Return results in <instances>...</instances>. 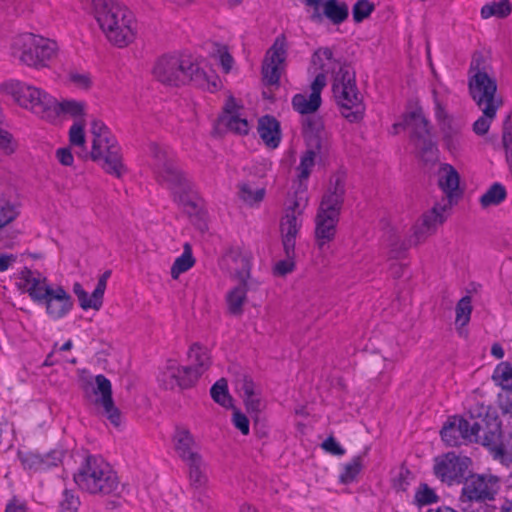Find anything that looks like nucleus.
Segmentation results:
<instances>
[{
    "label": "nucleus",
    "instance_id": "nucleus-1",
    "mask_svg": "<svg viewBox=\"0 0 512 512\" xmlns=\"http://www.w3.org/2000/svg\"><path fill=\"white\" fill-rule=\"evenodd\" d=\"M153 73L159 82L169 86L189 83L210 92L218 88V77L214 72H206L191 56L164 55L156 62Z\"/></svg>",
    "mask_w": 512,
    "mask_h": 512
},
{
    "label": "nucleus",
    "instance_id": "nucleus-2",
    "mask_svg": "<svg viewBox=\"0 0 512 512\" xmlns=\"http://www.w3.org/2000/svg\"><path fill=\"white\" fill-rule=\"evenodd\" d=\"M92 4L95 19L109 42L120 48L133 42L136 21L126 6L114 0H92Z\"/></svg>",
    "mask_w": 512,
    "mask_h": 512
},
{
    "label": "nucleus",
    "instance_id": "nucleus-3",
    "mask_svg": "<svg viewBox=\"0 0 512 512\" xmlns=\"http://www.w3.org/2000/svg\"><path fill=\"white\" fill-rule=\"evenodd\" d=\"M73 480L91 495L120 497L124 489L111 465L98 455H86Z\"/></svg>",
    "mask_w": 512,
    "mask_h": 512
},
{
    "label": "nucleus",
    "instance_id": "nucleus-4",
    "mask_svg": "<svg viewBox=\"0 0 512 512\" xmlns=\"http://www.w3.org/2000/svg\"><path fill=\"white\" fill-rule=\"evenodd\" d=\"M488 70L484 55L474 52L468 70L469 94L484 114L492 116L503 105V99L497 94V81Z\"/></svg>",
    "mask_w": 512,
    "mask_h": 512
},
{
    "label": "nucleus",
    "instance_id": "nucleus-5",
    "mask_svg": "<svg viewBox=\"0 0 512 512\" xmlns=\"http://www.w3.org/2000/svg\"><path fill=\"white\" fill-rule=\"evenodd\" d=\"M338 71L331 67L334 74L332 84L333 96L339 106L341 115L350 123H359L365 115L363 96L356 85L355 72L350 65L335 61Z\"/></svg>",
    "mask_w": 512,
    "mask_h": 512
},
{
    "label": "nucleus",
    "instance_id": "nucleus-6",
    "mask_svg": "<svg viewBox=\"0 0 512 512\" xmlns=\"http://www.w3.org/2000/svg\"><path fill=\"white\" fill-rule=\"evenodd\" d=\"M462 489L459 497L461 509L465 512H473V505H484L486 510L494 502L501 490V478L490 472L472 473L471 471L462 483Z\"/></svg>",
    "mask_w": 512,
    "mask_h": 512
},
{
    "label": "nucleus",
    "instance_id": "nucleus-7",
    "mask_svg": "<svg viewBox=\"0 0 512 512\" xmlns=\"http://www.w3.org/2000/svg\"><path fill=\"white\" fill-rule=\"evenodd\" d=\"M303 136L307 149L300 159L298 170H300L299 178L307 179L315 164V158L328 155L330 143L322 119L314 115L304 119Z\"/></svg>",
    "mask_w": 512,
    "mask_h": 512
},
{
    "label": "nucleus",
    "instance_id": "nucleus-8",
    "mask_svg": "<svg viewBox=\"0 0 512 512\" xmlns=\"http://www.w3.org/2000/svg\"><path fill=\"white\" fill-rule=\"evenodd\" d=\"M411 128L410 139L413 142L417 156L424 163H434L438 159V148L431 136L429 120L424 116L421 108L404 115L403 122L395 123L393 128Z\"/></svg>",
    "mask_w": 512,
    "mask_h": 512
},
{
    "label": "nucleus",
    "instance_id": "nucleus-9",
    "mask_svg": "<svg viewBox=\"0 0 512 512\" xmlns=\"http://www.w3.org/2000/svg\"><path fill=\"white\" fill-rule=\"evenodd\" d=\"M12 48L23 64L38 69L48 66L56 53L57 44L40 35L23 33L15 37Z\"/></svg>",
    "mask_w": 512,
    "mask_h": 512
},
{
    "label": "nucleus",
    "instance_id": "nucleus-10",
    "mask_svg": "<svg viewBox=\"0 0 512 512\" xmlns=\"http://www.w3.org/2000/svg\"><path fill=\"white\" fill-rule=\"evenodd\" d=\"M1 87L21 107L31 110L43 119H46L48 111L53 110L55 98L39 88L17 80L5 82Z\"/></svg>",
    "mask_w": 512,
    "mask_h": 512
},
{
    "label": "nucleus",
    "instance_id": "nucleus-11",
    "mask_svg": "<svg viewBox=\"0 0 512 512\" xmlns=\"http://www.w3.org/2000/svg\"><path fill=\"white\" fill-rule=\"evenodd\" d=\"M471 459L448 452L435 458L434 474L448 485L463 483L470 472Z\"/></svg>",
    "mask_w": 512,
    "mask_h": 512
},
{
    "label": "nucleus",
    "instance_id": "nucleus-12",
    "mask_svg": "<svg viewBox=\"0 0 512 512\" xmlns=\"http://www.w3.org/2000/svg\"><path fill=\"white\" fill-rule=\"evenodd\" d=\"M287 57V42L284 34L276 37L272 46L265 54L261 75L262 80L267 86L279 85L284 62Z\"/></svg>",
    "mask_w": 512,
    "mask_h": 512
},
{
    "label": "nucleus",
    "instance_id": "nucleus-13",
    "mask_svg": "<svg viewBox=\"0 0 512 512\" xmlns=\"http://www.w3.org/2000/svg\"><path fill=\"white\" fill-rule=\"evenodd\" d=\"M108 139L107 144L104 141L100 145L92 144L90 157L94 162L100 163L106 173L120 178L126 172L121 147L114 135Z\"/></svg>",
    "mask_w": 512,
    "mask_h": 512
},
{
    "label": "nucleus",
    "instance_id": "nucleus-14",
    "mask_svg": "<svg viewBox=\"0 0 512 512\" xmlns=\"http://www.w3.org/2000/svg\"><path fill=\"white\" fill-rule=\"evenodd\" d=\"M306 207V200L302 197L294 196L290 204L285 209V215L280 222V231L284 252H290L295 248L296 237L302 226L301 215Z\"/></svg>",
    "mask_w": 512,
    "mask_h": 512
},
{
    "label": "nucleus",
    "instance_id": "nucleus-15",
    "mask_svg": "<svg viewBox=\"0 0 512 512\" xmlns=\"http://www.w3.org/2000/svg\"><path fill=\"white\" fill-rule=\"evenodd\" d=\"M473 425H477L479 429L474 431L476 439H472V442L489 448L497 458L506 455V448L502 442L501 421L498 417L487 415L480 421H474Z\"/></svg>",
    "mask_w": 512,
    "mask_h": 512
},
{
    "label": "nucleus",
    "instance_id": "nucleus-16",
    "mask_svg": "<svg viewBox=\"0 0 512 512\" xmlns=\"http://www.w3.org/2000/svg\"><path fill=\"white\" fill-rule=\"evenodd\" d=\"M83 390L86 395L100 394V397L96 398L95 403L103 407L105 415L113 425L118 426L120 424V411L114 404L112 386L108 378L99 374L95 377L94 383L92 381L85 382Z\"/></svg>",
    "mask_w": 512,
    "mask_h": 512
},
{
    "label": "nucleus",
    "instance_id": "nucleus-17",
    "mask_svg": "<svg viewBox=\"0 0 512 512\" xmlns=\"http://www.w3.org/2000/svg\"><path fill=\"white\" fill-rule=\"evenodd\" d=\"M432 94L435 118L443 135V141L448 150L454 151L459 147L463 124L447 112L445 105L439 100L435 89L432 91Z\"/></svg>",
    "mask_w": 512,
    "mask_h": 512
},
{
    "label": "nucleus",
    "instance_id": "nucleus-18",
    "mask_svg": "<svg viewBox=\"0 0 512 512\" xmlns=\"http://www.w3.org/2000/svg\"><path fill=\"white\" fill-rule=\"evenodd\" d=\"M158 382L166 390L176 387L181 390L189 389L197 382V373L187 366L178 365L174 360H168L165 369L158 375Z\"/></svg>",
    "mask_w": 512,
    "mask_h": 512
},
{
    "label": "nucleus",
    "instance_id": "nucleus-19",
    "mask_svg": "<svg viewBox=\"0 0 512 512\" xmlns=\"http://www.w3.org/2000/svg\"><path fill=\"white\" fill-rule=\"evenodd\" d=\"M156 177L160 184L166 185L175 195L180 194V203H182L184 206L196 209V203L182 195L186 194L190 190L191 185L175 162H172L164 169L159 170V172L156 173Z\"/></svg>",
    "mask_w": 512,
    "mask_h": 512
},
{
    "label": "nucleus",
    "instance_id": "nucleus-20",
    "mask_svg": "<svg viewBox=\"0 0 512 512\" xmlns=\"http://www.w3.org/2000/svg\"><path fill=\"white\" fill-rule=\"evenodd\" d=\"M479 428L463 417L454 416L442 427L440 435L442 440L451 447L460 446L464 441L472 442L475 432Z\"/></svg>",
    "mask_w": 512,
    "mask_h": 512
},
{
    "label": "nucleus",
    "instance_id": "nucleus-21",
    "mask_svg": "<svg viewBox=\"0 0 512 512\" xmlns=\"http://www.w3.org/2000/svg\"><path fill=\"white\" fill-rule=\"evenodd\" d=\"M345 192V176L341 173L332 175L328 189L322 197L318 212L339 218Z\"/></svg>",
    "mask_w": 512,
    "mask_h": 512
},
{
    "label": "nucleus",
    "instance_id": "nucleus-22",
    "mask_svg": "<svg viewBox=\"0 0 512 512\" xmlns=\"http://www.w3.org/2000/svg\"><path fill=\"white\" fill-rule=\"evenodd\" d=\"M243 271L238 272L239 284L229 290L226 294V304L228 314L239 317L243 314V305L247 300V292L251 289L253 283H249L250 279V265L244 259Z\"/></svg>",
    "mask_w": 512,
    "mask_h": 512
},
{
    "label": "nucleus",
    "instance_id": "nucleus-23",
    "mask_svg": "<svg viewBox=\"0 0 512 512\" xmlns=\"http://www.w3.org/2000/svg\"><path fill=\"white\" fill-rule=\"evenodd\" d=\"M447 210V205L435 204L428 213H425L421 220L413 227V234L409 237L412 239L414 246L422 243L428 236L433 234L438 225L445 221L443 213Z\"/></svg>",
    "mask_w": 512,
    "mask_h": 512
},
{
    "label": "nucleus",
    "instance_id": "nucleus-24",
    "mask_svg": "<svg viewBox=\"0 0 512 512\" xmlns=\"http://www.w3.org/2000/svg\"><path fill=\"white\" fill-rule=\"evenodd\" d=\"M460 175L450 164H443L440 170L438 184L447 196V209L457 203L463 192L459 188Z\"/></svg>",
    "mask_w": 512,
    "mask_h": 512
},
{
    "label": "nucleus",
    "instance_id": "nucleus-25",
    "mask_svg": "<svg viewBox=\"0 0 512 512\" xmlns=\"http://www.w3.org/2000/svg\"><path fill=\"white\" fill-rule=\"evenodd\" d=\"M324 59L329 61L333 65L332 67H338L335 63L336 60L333 58V52L329 47L318 48L312 55V63L321 70L311 84L310 95L317 99H321V91L326 86V74L330 70V68H327L326 64L323 62Z\"/></svg>",
    "mask_w": 512,
    "mask_h": 512
},
{
    "label": "nucleus",
    "instance_id": "nucleus-26",
    "mask_svg": "<svg viewBox=\"0 0 512 512\" xmlns=\"http://www.w3.org/2000/svg\"><path fill=\"white\" fill-rule=\"evenodd\" d=\"M20 287L28 292L31 299L37 303H43L51 292L54 290L46 283V278H40L34 276V273L28 269L24 268L20 272Z\"/></svg>",
    "mask_w": 512,
    "mask_h": 512
},
{
    "label": "nucleus",
    "instance_id": "nucleus-27",
    "mask_svg": "<svg viewBox=\"0 0 512 512\" xmlns=\"http://www.w3.org/2000/svg\"><path fill=\"white\" fill-rule=\"evenodd\" d=\"M47 314L54 320L66 316L73 307L72 297L62 286H58L51 292V295L43 302Z\"/></svg>",
    "mask_w": 512,
    "mask_h": 512
},
{
    "label": "nucleus",
    "instance_id": "nucleus-28",
    "mask_svg": "<svg viewBox=\"0 0 512 512\" xmlns=\"http://www.w3.org/2000/svg\"><path fill=\"white\" fill-rule=\"evenodd\" d=\"M174 448L177 455L185 463L201 457L197 451V445L191 432L183 427H176L173 435Z\"/></svg>",
    "mask_w": 512,
    "mask_h": 512
},
{
    "label": "nucleus",
    "instance_id": "nucleus-29",
    "mask_svg": "<svg viewBox=\"0 0 512 512\" xmlns=\"http://www.w3.org/2000/svg\"><path fill=\"white\" fill-rule=\"evenodd\" d=\"M338 222V217L317 211L315 219V236L320 248L334 239Z\"/></svg>",
    "mask_w": 512,
    "mask_h": 512
},
{
    "label": "nucleus",
    "instance_id": "nucleus-30",
    "mask_svg": "<svg viewBox=\"0 0 512 512\" xmlns=\"http://www.w3.org/2000/svg\"><path fill=\"white\" fill-rule=\"evenodd\" d=\"M258 133L263 142L270 148L275 149L281 141V129L279 121L271 116L265 115L259 119Z\"/></svg>",
    "mask_w": 512,
    "mask_h": 512
},
{
    "label": "nucleus",
    "instance_id": "nucleus-31",
    "mask_svg": "<svg viewBox=\"0 0 512 512\" xmlns=\"http://www.w3.org/2000/svg\"><path fill=\"white\" fill-rule=\"evenodd\" d=\"M189 359L192 361V365L188 367L192 372L197 373V380L199 377L209 368L210 366V356L206 348L202 347L198 343L193 344L190 347Z\"/></svg>",
    "mask_w": 512,
    "mask_h": 512
},
{
    "label": "nucleus",
    "instance_id": "nucleus-32",
    "mask_svg": "<svg viewBox=\"0 0 512 512\" xmlns=\"http://www.w3.org/2000/svg\"><path fill=\"white\" fill-rule=\"evenodd\" d=\"M369 447H365L362 454L351 459L350 462L343 465V470L339 475V482L350 484L354 482L363 468V460L368 455Z\"/></svg>",
    "mask_w": 512,
    "mask_h": 512
},
{
    "label": "nucleus",
    "instance_id": "nucleus-33",
    "mask_svg": "<svg viewBox=\"0 0 512 512\" xmlns=\"http://www.w3.org/2000/svg\"><path fill=\"white\" fill-rule=\"evenodd\" d=\"M84 108L85 104L81 101L76 100H64L62 102H58L55 99L53 110L50 112L48 111L47 120L54 119L56 116H58L60 113L68 114L72 117H79L84 115Z\"/></svg>",
    "mask_w": 512,
    "mask_h": 512
},
{
    "label": "nucleus",
    "instance_id": "nucleus-34",
    "mask_svg": "<svg viewBox=\"0 0 512 512\" xmlns=\"http://www.w3.org/2000/svg\"><path fill=\"white\" fill-rule=\"evenodd\" d=\"M323 16L328 18L334 25H339L349 16L348 5L338 0H327L324 3Z\"/></svg>",
    "mask_w": 512,
    "mask_h": 512
},
{
    "label": "nucleus",
    "instance_id": "nucleus-35",
    "mask_svg": "<svg viewBox=\"0 0 512 512\" xmlns=\"http://www.w3.org/2000/svg\"><path fill=\"white\" fill-rule=\"evenodd\" d=\"M321 105V99L312 95L296 94L292 98V106L295 111L302 115H310L316 112Z\"/></svg>",
    "mask_w": 512,
    "mask_h": 512
},
{
    "label": "nucleus",
    "instance_id": "nucleus-36",
    "mask_svg": "<svg viewBox=\"0 0 512 512\" xmlns=\"http://www.w3.org/2000/svg\"><path fill=\"white\" fill-rule=\"evenodd\" d=\"M189 469V480L192 487L199 489L206 485L207 476L205 473V464L202 456L186 462Z\"/></svg>",
    "mask_w": 512,
    "mask_h": 512
},
{
    "label": "nucleus",
    "instance_id": "nucleus-37",
    "mask_svg": "<svg viewBox=\"0 0 512 512\" xmlns=\"http://www.w3.org/2000/svg\"><path fill=\"white\" fill-rule=\"evenodd\" d=\"M507 197L505 187L498 182L493 183L489 189L480 197V204L483 208L497 206Z\"/></svg>",
    "mask_w": 512,
    "mask_h": 512
},
{
    "label": "nucleus",
    "instance_id": "nucleus-38",
    "mask_svg": "<svg viewBox=\"0 0 512 512\" xmlns=\"http://www.w3.org/2000/svg\"><path fill=\"white\" fill-rule=\"evenodd\" d=\"M511 12L512 5L509 0L487 3L481 8V16L484 19H488L492 16L503 19L508 17Z\"/></svg>",
    "mask_w": 512,
    "mask_h": 512
},
{
    "label": "nucleus",
    "instance_id": "nucleus-39",
    "mask_svg": "<svg viewBox=\"0 0 512 512\" xmlns=\"http://www.w3.org/2000/svg\"><path fill=\"white\" fill-rule=\"evenodd\" d=\"M212 399L219 405L225 408L233 406V399L228 392V384L226 379L221 378L210 389Z\"/></svg>",
    "mask_w": 512,
    "mask_h": 512
},
{
    "label": "nucleus",
    "instance_id": "nucleus-40",
    "mask_svg": "<svg viewBox=\"0 0 512 512\" xmlns=\"http://www.w3.org/2000/svg\"><path fill=\"white\" fill-rule=\"evenodd\" d=\"M195 263L189 244H185L184 252L176 258L171 267V277L177 279L180 274L188 271Z\"/></svg>",
    "mask_w": 512,
    "mask_h": 512
},
{
    "label": "nucleus",
    "instance_id": "nucleus-41",
    "mask_svg": "<svg viewBox=\"0 0 512 512\" xmlns=\"http://www.w3.org/2000/svg\"><path fill=\"white\" fill-rule=\"evenodd\" d=\"M148 148L149 153L154 160L153 169L155 174L158 173L159 170L164 169L166 166L174 162V160L169 157L168 152L157 143H150Z\"/></svg>",
    "mask_w": 512,
    "mask_h": 512
},
{
    "label": "nucleus",
    "instance_id": "nucleus-42",
    "mask_svg": "<svg viewBox=\"0 0 512 512\" xmlns=\"http://www.w3.org/2000/svg\"><path fill=\"white\" fill-rule=\"evenodd\" d=\"M219 124L237 134H247L249 131L248 121L245 118H241L238 114L221 115L219 117Z\"/></svg>",
    "mask_w": 512,
    "mask_h": 512
},
{
    "label": "nucleus",
    "instance_id": "nucleus-43",
    "mask_svg": "<svg viewBox=\"0 0 512 512\" xmlns=\"http://www.w3.org/2000/svg\"><path fill=\"white\" fill-rule=\"evenodd\" d=\"M239 197L247 204L254 205L260 203L265 196L264 188H253L250 183H240Z\"/></svg>",
    "mask_w": 512,
    "mask_h": 512
},
{
    "label": "nucleus",
    "instance_id": "nucleus-44",
    "mask_svg": "<svg viewBox=\"0 0 512 512\" xmlns=\"http://www.w3.org/2000/svg\"><path fill=\"white\" fill-rule=\"evenodd\" d=\"M73 292L77 296L79 304L82 309H94L99 310L102 306V301L100 299L94 298V291L91 296H88V293L83 289L82 285L79 282H75L73 285Z\"/></svg>",
    "mask_w": 512,
    "mask_h": 512
},
{
    "label": "nucleus",
    "instance_id": "nucleus-45",
    "mask_svg": "<svg viewBox=\"0 0 512 512\" xmlns=\"http://www.w3.org/2000/svg\"><path fill=\"white\" fill-rule=\"evenodd\" d=\"M492 378L503 389L512 390V365L509 362H501L496 366Z\"/></svg>",
    "mask_w": 512,
    "mask_h": 512
},
{
    "label": "nucleus",
    "instance_id": "nucleus-46",
    "mask_svg": "<svg viewBox=\"0 0 512 512\" xmlns=\"http://www.w3.org/2000/svg\"><path fill=\"white\" fill-rule=\"evenodd\" d=\"M472 298L469 295L462 297L455 308L456 318L455 323L459 324L461 327L467 325L470 321L471 313H472Z\"/></svg>",
    "mask_w": 512,
    "mask_h": 512
},
{
    "label": "nucleus",
    "instance_id": "nucleus-47",
    "mask_svg": "<svg viewBox=\"0 0 512 512\" xmlns=\"http://www.w3.org/2000/svg\"><path fill=\"white\" fill-rule=\"evenodd\" d=\"M19 215L16 205L10 201L0 198V229L13 222Z\"/></svg>",
    "mask_w": 512,
    "mask_h": 512
},
{
    "label": "nucleus",
    "instance_id": "nucleus-48",
    "mask_svg": "<svg viewBox=\"0 0 512 512\" xmlns=\"http://www.w3.org/2000/svg\"><path fill=\"white\" fill-rule=\"evenodd\" d=\"M438 500V495L426 483L420 484L414 496V503L419 507L436 503Z\"/></svg>",
    "mask_w": 512,
    "mask_h": 512
},
{
    "label": "nucleus",
    "instance_id": "nucleus-49",
    "mask_svg": "<svg viewBox=\"0 0 512 512\" xmlns=\"http://www.w3.org/2000/svg\"><path fill=\"white\" fill-rule=\"evenodd\" d=\"M80 506L79 495L72 489H65L59 501L60 512H77Z\"/></svg>",
    "mask_w": 512,
    "mask_h": 512
},
{
    "label": "nucleus",
    "instance_id": "nucleus-50",
    "mask_svg": "<svg viewBox=\"0 0 512 512\" xmlns=\"http://www.w3.org/2000/svg\"><path fill=\"white\" fill-rule=\"evenodd\" d=\"M375 10V5L370 0H358L352 7V15L355 23H361Z\"/></svg>",
    "mask_w": 512,
    "mask_h": 512
},
{
    "label": "nucleus",
    "instance_id": "nucleus-51",
    "mask_svg": "<svg viewBox=\"0 0 512 512\" xmlns=\"http://www.w3.org/2000/svg\"><path fill=\"white\" fill-rule=\"evenodd\" d=\"M91 133L93 134L92 144L100 145L109 143L108 137L113 136L109 128L100 120H94L91 124Z\"/></svg>",
    "mask_w": 512,
    "mask_h": 512
},
{
    "label": "nucleus",
    "instance_id": "nucleus-52",
    "mask_svg": "<svg viewBox=\"0 0 512 512\" xmlns=\"http://www.w3.org/2000/svg\"><path fill=\"white\" fill-rule=\"evenodd\" d=\"M19 458L26 469L45 470V462L41 454L34 452L19 453Z\"/></svg>",
    "mask_w": 512,
    "mask_h": 512
},
{
    "label": "nucleus",
    "instance_id": "nucleus-53",
    "mask_svg": "<svg viewBox=\"0 0 512 512\" xmlns=\"http://www.w3.org/2000/svg\"><path fill=\"white\" fill-rule=\"evenodd\" d=\"M286 258L278 261L274 266V274L285 276L295 269V248L289 253L285 252Z\"/></svg>",
    "mask_w": 512,
    "mask_h": 512
},
{
    "label": "nucleus",
    "instance_id": "nucleus-54",
    "mask_svg": "<svg viewBox=\"0 0 512 512\" xmlns=\"http://www.w3.org/2000/svg\"><path fill=\"white\" fill-rule=\"evenodd\" d=\"M236 388L243 397H250L255 394V383L252 378L246 374H242L236 379Z\"/></svg>",
    "mask_w": 512,
    "mask_h": 512
},
{
    "label": "nucleus",
    "instance_id": "nucleus-55",
    "mask_svg": "<svg viewBox=\"0 0 512 512\" xmlns=\"http://www.w3.org/2000/svg\"><path fill=\"white\" fill-rule=\"evenodd\" d=\"M412 473L410 470L402 465L398 475L393 479L392 486L396 491H406L411 479Z\"/></svg>",
    "mask_w": 512,
    "mask_h": 512
},
{
    "label": "nucleus",
    "instance_id": "nucleus-56",
    "mask_svg": "<svg viewBox=\"0 0 512 512\" xmlns=\"http://www.w3.org/2000/svg\"><path fill=\"white\" fill-rule=\"evenodd\" d=\"M244 403L248 413L252 418L258 417V415H262V410L265 407V403L260 397H258L257 393L253 394V396L245 397Z\"/></svg>",
    "mask_w": 512,
    "mask_h": 512
},
{
    "label": "nucleus",
    "instance_id": "nucleus-57",
    "mask_svg": "<svg viewBox=\"0 0 512 512\" xmlns=\"http://www.w3.org/2000/svg\"><path fill=\"white\" fill-rule=\"evenodd\" d=\"M69 141L72 145L83 146L85 144L84 124L75 122L69 130Z\"/></svg>",
    "mask_w": 512,
    "mask_h": 512
},
{
    "label": "nucleus",
    "instance_id": "nucleus-58",
    "mask_svg": "<svg viewBox=\"0 0 512 512\" xmlns=\"http://www.w3.org/2000/svg\"><path fill=\"white\" fill-rule=\"evenodd\" d=\"M234 426L243 434L248 435L250 431V423L248 417L240 410L235 409L232 416Z\"/></svg>",
    "mask_w": 512,
    "mask_h": 512
},
{
    "label": "nucleus",
    "instance_id": "nucleus-59",
    "mask_svg": "<svg viewBox=\"0 0 512 512\" xmlns=\"http://www.w3.org/2000/svg\"><path fill=\"white\" fill-rule=\"evenodd\" d=\"M496 114L492 116H488L483 113V116L479 117L473 124V131L477 135H484L488 132L490 128V124L492 119H494Z\"/></svg>",
    "mask_w": 512,
    "mask_h": 512
},
{
    "label": "nucleus",
    "instance_id": "nucleus-60",
    "mask_svg": "<svg viewBox=\"0 0 512 512\" xmlns=\"http://www.w3.org/2000/svg\"><path fill=\"white\" fill-rule=\"evenodd\" d=\"M412 246H414L412 239L395 241L391 243L390 257L395 259L400 258Z\"/></svg>",
    "mask_w": 512,
    "mask_h": 512
},
{
    "label": "nucleus",
    "instance_id": "nucleus-61",
    "mask_svg": "<svg viewBox=\"0 0 512 512\" xmlns=\"http://www.w3.org/2000/svg\"><path fill=\"white\" fill-rule=\"evenodd\" d=\"M321 447L328 453L336 456H342L345 453V449L336 441L333 436H329L323 441Z\"/></svg>",
    "mask_w": 512,
    "mask_h": 512
},
{
    "label": "nucleus",
    "instance_id": "nucleus-62",
    "mask_svg": "<svg viewBox=\"0 0 512 512\" xmlns=\"http://www.w3.org/2000/svg\"><path fill=\"white\" fill-rule=\"evenodd\" d=\"M64 457V451L61 449H54L51 450L49 453H46L43 455V460L45 462V470L57 466L59 463L62 462V459Z\"/></svg>",
    "mask_w": 512,
    "mask_h": 512
},
{
    "label": "nucleus",
    "instance_id": "nucleus-63",
    "mask_svg": "<svg viewBox=\"0 0 512 512\" xmlns=\"http://www.w3.org/2000/svg\"><path fill=\"white\" fill-rule=\"evenodd\" d=\"M111 275V271H105L98 279L97 285L94 289V298L100 299L103 302V296L107 286V280Z\"/></svg>",
    "mask_w": 512,
    "mask_h": 512
},
{
    "label": "nucleus",
    "instance_id": "nucleus-64",
    "mask_svg": "<svg viewBox=\"0 0 512 512\" xmlns=\"http://www.w3.org/2000/svg\"><path fill=\"white\" fill-rule=\"evenodd\" d=\"M253 428L255 434L259 438H264L268 435V426L266 424V420L262 415H258V417L253 418Z\"/></svg>",
    "mask_w": 512,
    "mask_h": 512
}]
</instances>
